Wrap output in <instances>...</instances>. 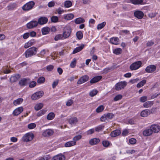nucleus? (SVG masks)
Here are the masks:
<instances>
[{
	"label": "nucleus",
	"mask_w": 160,
	"mask_h": 160,
	"mask_svg": "<svg viewBox=\"0 0 160 160\" xmlns=\"http://www.w3.org/2000/svg\"><path fill=\"white\" fill-rule=\"evenodd\" d=\"M37 48L32 47L28 49L25 52L24 55L27 58L32 56L36 54L37 52Z\"/></svg>",
	"instance_id": "f257e3e1"
},
{
	"label": "nucleus",
	"mask_w": 160,
	"mask_h": 160,
	"mask_svg": "<svg viewBox=\"0 0 160 160\" xmlns=\"http://www.w3.org/2000/svg\"><path fill=\"white\" fill-rule=\"evenodd\" d=\"M34 137L33 134L32 132L27 133L23 137L22 140L24 142H29L32 140Z\"/></svg>",
	"instance_id": "f03ea898"
},
{
	"label": "nucleus",
	"mask_w": 160,
	"mask_h": 160,
	"mask_svg": "<svg viewBox=\"0 0 160 160\" xmlns=\"http://www.w3.org/2000/svg\"><path fill=\"white\" fill-rule=\"evenodd\" d=\"M35 5V3L33 1L29 2L24 5L22 7V9L25 11L31 10Z\"/></svg>",
	"instance_id": "7ed1b4c3"
},
{
	"label": "nucleus",
	"mask_w": 160,
	"mask_h": 160,
	"mask_svg": "<svg viewBox=\"0 0 160 160\" xmlns=\"http://www.w3.org/2000/svg\"><path fill=\"white\" fill-rule=\"evenodd\" d=\"M71 29L70 27H65L63 30L62 35L64 39L68 38L71 34Z\"/></svg>",
	"instance_id": "20e7f679"
},
{
	"label": "nucleus",
	"mask_w": 160,
	"mask_h": 160,
	"mask_svg": "<svg viewBox=\"0 0 160 160\" xmlns=\"http://www.w3.org/2000/svg\"><path fill=\"white\" fill-rule=\"evenodd\" d=\"M125 81L120 82L117 83L115 86V89L117 91H119L123 89L127 85Z\"/></svg>",
	"instance_id": "39448f33"
},
{
	"label": "nucleus",
	"mask_w": 160,
	"mask_h": 160,
	"mask_svg": "<svg viewBox=\"0 0 160 160\" xmlns=\"http://www.w3.org/2000/svg\"><path fill=\"white\" fill-rule=\"evenodd\" d=\"M142 65V62L140 61L135 62L132 63L130 66V68L132 70H136L139 68Z\"/></svg>",
	"instance_id": "423d86ee"
},
{
	"label": "nucleus",
	"mask_w": 160,
	"mask_h": 160,
	"mask_svg": "<svg viewBox=\"0 0 160 160\" xmlns=\"http://www.w3.org/2000/svg\"><path fill=\"white\" fill-rule=\"evenodd\" d=\"M38 24L35 20H32L27 24V27L28 29H32L36 27Z\"/></svg>",
	"instance_id": "0eeeda50"
},
{
	"label": "nucleus",
	"mask_w": 160,
	"mask_h": 160,
	"mask_svg": "<svg viewBox=\"0 0 160 160\" xmlns=\"http://www.w3.org/2000/svg\"><path fill=\"white\" fill-rule=\"evenodd\" d=\"M43 94V92L42 91H40L35 93L31 96L32 99L33 100L38 99L41 97Z\"/></svg>",
	"instance_id": "6e6552de"
},
{
	"label": "nucleus",
	"mask_w": 160,
	"mask_h": 160,
	"mask_svg": "<svg viewBox=\"0 0 160 160\" xmlns=\"http://www.w3.org/2000/svg\"><path fill=\"white\" fill-rule=\"evenodd\" d=\"M89 78L88 76L87 75L83 76L78 81L77 83L78 84H82L88 81Z\"/></svg>",
	"instance_id": "1a4fd4ad"
},
{
	"label": "nucleus",
	"mask_w": 160,
	"mask_h": 160,
	"mask_svg": "<svg viewBox=\"0 0 160 160\" xmlns=\"http://www.w3.org/2000/svg\"><path fill=\"white\" fill-rule=\"evenodd\" d=\"M156 69V67L153 65H150L147 67L145 71L147 72L151 73L154 72Z\"/></svg>",
	"instance_id": "9d476101"
},
{
	"label": "nucleus",
	"mask_w": 160,
	"mask_h": 160,
	"mask_svg": "<svg viewBox=\"0 0 160 160\" xmlns=\"http://www.w3.org/2000/svg\"><path fill=\"white\" fill-rule=\"evenodd\" d=\"M48 21V19L46 17H42L38 19V22L40 25H42L46 24Z\"/></svg>",
	"instance_id": "9b49d317"
},
{
	"label": "nucleus",
	"mask_w": 160,
	"mask_h": 160,
	"mask_svg": "<svg viewBox=\"0 0 160 160\" xmlns=\"http://www.w3.org/2000/svg\"><path fill=\"white\" fill-rule=\"evenodd\" d=\"M150 127V128L151 129L152 132L154 133H158L160 130V127L157 124H152V125Z\"/></svg>",
	"instance_id": "f8f14e48"
},
{
	"label": "nucleus",
	"mask_w": 160,
	"mask_h": 160,
	"mask_svg": "<svg viewBox=\"0 0 160 160\" xmlns=\"http://www.w3.org/2000/svg\"><path fill=\"white\" fill-rule=\"evenodd\" d=\"M78 119L76 117H72L70 118L68 120V122L72 125H75L78 122Z\"/></svg>",
	"instance_id": "ddd939ff"
},
{
	"label": "nucleus",
	"mask_w": 160,
	"mask_h": 160,
	"mask_svg": "<svg viewBox=\"0 0 160 160\" xmlns=\"http://www.w3.org/2000/svg\"><path fill=\"white\" fill-rule=\"evenodd\" d=\"M134 15L138 19H141L143 17L144 13L141 11H137L135 12Z\"/></svg>",
	"instance_id": "4468645a"
},
{
	"label": "nucleus",
	"mask_w": 160,
	"mask_h": 160,
	"mask_svg": "<svg viewBox=\"0 0 160 160\" xmlns=\"http://www.w3.org/2000/svg\"><path fill=\"white\" fill-rule=\"evenodd\" d=\"M30 79L29 78H23L20 80L19 84L21 86L26 85L29 82Z\"/></svg>",
	"instance_id": "2eb2a0df"
},
{
	"label": "nucleus",
	"mask_w": 160,
	"mask_h": 160,
	"mask_svg": "<svg viewBox=\"0 0 160 160\" xmlns=\"http://www.w3.org/2000/svg\"><path fill=\"white\" fill-rule=\"evenodd\" d=\"M23 110L22 107H20L16 109L13 112L12 114L14 116H17Z\"/></svg>",
	"instance_id": "dca6fc26"
},
{
	"label": "nucleus",
	"mask_w": 160,
	"mask_h": 160,
	"mask_svg": "<svg viewBox=\"0 0 160 160\" xmlns=\"http://www.w3.org/2000/svg\"><path fill=\"white\" fill-rule=\"evenodd\" d=\"M65 158L64 155L58 154L53 157L52 160H65Z\"/></svg>",
	"instance_id": "f3484780"
},
{
	"label": "nucleus",
	"mask_w": 160,
	"mask_h": 160,
	"mask_svg": "<svg viewBox=\"0 0 160 160\" xmlns=\"http://www.w3.org/2000/svg\"><path fill=\"white\" fill-rule=\"evenodd\" d=\"M20 78L19 74L12 76L10 78V82L12 83L17 81Z\"/></svg>",
	"instance_id": "a211bd4d"
},
{
	"label": "nucleus",
	"mask_w": 160,
	"mask_h": 160,
	"mask_svg": "<svg viewBox=\"0 0 160 160\" xmlns=\"http://www.w3.org/2000/svg\"><path fill=\"white\" fill-rule=\"evenodd\" d=\"M102 78V77L101 76H97L93 78L90 82L91 83L93 84L99 81Z\"/></svg>",
	"instance_id": "6ab92c4d"
},
{
	"label": "nucleus",
	"mask_w": 160,
	"mask_h": 160,
	"mask_svg": "<svg viewBox=\"0 0 160 160\" xmlns=\"http://www.w3.org/2000/svg\"><path fill=\"white\" fill-rule=\"evenodd\" d=\"M152 133L151 129L150 128L145 130L143 132V134L144 136H148L152 135Z\"/></svg>",
	"instance_id": "aec40b11"
},
{
	"label": "nucleus",
	"mask_w": 160,
	"mask_h": 160,
	"mask_svg": "<svg viewBox=\"0 0 160 160\" xmlns=\"http://www.w3.org/2000/svg\"><path fill=\"white\" fill-rule=\"evenodd\" d=\"M34 44L35 40L34 39L31 40L25 43L24 47L25 48H27L33 45Z\"/></svg>",
	"instance_id": "412c9836"
},
{
	"label": "nucleus",
	"mask_w": 160,
	"mask_h": 160,
	"mask_svg": "<svg viewBox=\"0 0 160 160\" xmlns=\"http://www.w3.org/2000/svg\"><path fill=\"white\" fill-rule=\"evenodd\" d=\"M150 113V110L148 109H146L141 112V115L142 117H145L149 115Z\"/></svg>",
	"instance_id": "4be33fe9"
},
{
	"label": "nucleus",
	"mask_w": 160,
	"mask_h": 160,
	"mask_svg": "<svg viewBox=\"0 0 160 160\" xmlns=\"http://www.w3.org/2000/svg\"><path fill=\"white\" fill-rule=\"evenodd\" d=\"M100 142V140L98 138H94L90 140L89 143L92 145L96 144Z\"/></svg>",
	"instance_id": "5701e85b"
},
{
	"label": "nucleus",
	"mask_w": 160,
	"mask_h": 160,
	"mask_svg": "<svg viewBox=\"0 0 160 160\" xmlns=\"http://www.w3.org/2000/svg\"><path fill=\"white\" fill-rule=\"evenodd\" d=\"M120 133V131L117 129L112 131L111 133V136L112 137H115L119 135Z\"/></svg>",
	"instance_id": "b1692460"
},
{
	"label": "nucleus",
	"mask_w": 160,
	"mask_h": 160,
	"mask_svg": "<svg viewBox=\"0 0 160 160\" xmlns=\"http://www.w3.org/2000/svg\"><path fill=\"white\" fill-rule=\"evenodd\" d=\"M76 144V142L73 141H69L66 142L64 144V146L66 147H70L73 146Z\"/></svg>",
	"instance_id": "393cba45"
},
{
	"label": "nucleus",
	"mask_w": 160,
	"mask_h": 160,
	"mask_svg": "<svg viewBox=\"0 0 160 160\" xmlns=\"http://www.w3.org/2000/svg\"><path fill=\"white\" fill-rule=\"evenodd\" d=\"M153 104L152 101H148L145 102L143 104V106L145 108L151 107Z\"/></svg>",
	"instance_id": "a878e982"
},
{
	"label": "nucleus",
	"mask_w": 160,
	"mask_h": 160,
	"mask_svg": "<svg viewBox=\"0 0 160 160\" xmlns=\"http://www.w3.org/2000/svg\"><path fill=\"white\" fill-rule=\"evenodd\" d=\"M84 47V45L82 44L80 46L77 47L73 51V53L75 54L80 51Z\"/></svg>",
	"instance_id": "bb28decb"
},
{
	"label": "nucleus",
	"mask_w": 160,
	"mask_h": 160,
	"mask_svg": "<svg viewBox=\"0 0 160 160\" xmlns=\"http://www.w3.org/2000/svg\"><path fill=\"white\" fill-rule=\"evenodd\" d=\"M50 30V28L48 27H44L42 29V33L43 35H46L49 33Z\"/></svg>",
	"instance_id": "cd10ccee"
},
{
	"label": "nucleus",
	"mask_w": 160,
	"mask_h": 160,
	"mask_svg": "<svg viewBox=\"0 0 160 160\" xmlns=\"http://www.w3.org/2000/svg\"><path fill=\"white\" fill-rule=\"evenodd\" d=\"M23 100L22 98H19L14 101L13 103V104L15 106L19 105L22 103Z\"/></svg>",
	"instance_id": "c85d7f7f"
},
{
	"label": "nucleus",
	"mask_w": 160,
	"mask_h": 160,
	"mask_svg": "<svg viewBox=\"0 0 160 160\" xmlns=\"http://www.w3.org/2000/svg\"><path fill=\"white\" fill-rule=\"evenodd\" d=\"M118 38L115 37L112 38L110 39V41L111 43L115 45H117L118 43Z\"/></svg>",
	"instance_id": "c756f323"
},
{
	"label": "nucleus",
	"mask_w": 160,
	"mask_h": 160,
	"mask_svg": "<svg viewBox=\"0 0 160 160\" xmlns=\"http://www.w3.org/2000/svg\"><path fill=\"white\" fill-rule=\"evenodd\" d=\"M43 104L41 103L37 104L34 107V109L36 111L41 109L43 106Z\"/></svg>",
	"instance_id": "7c9ffc66"
},
{
	"label": "nucleus",
	"mask_w": 160,
	"mask_h": 160,
	"mask_svg": "<svg viewBox=\"0 0 160 160\" xmlns=\"http://www.w3.org/2000/svg\"><path fill=\"white\" fill-rule=\"evenodd\" d=\"M74 15L72 14H69L66 15L65 16L64 18L67 20H70L74 18Z\"/></svg>",
	"instance_id": "2f4dec72"
},
{
	"label": "nucleus",
	"mask_w": 160,
	"mask_h": 160,
	"mask_svg": "<svg viewBox=\"0 0 160 160\" xmlns=\"http://www.w3.org/2000/svg\"><path fill=\"white\" fill-rule=\"evenodd\" d=\"M42 135L45 137H49L50 135V129H48L44 131L42 133Z\"/></svg>",
	"instance_id": "473e14b6"
},
{
	"label": "nucleus",
	"mask_w": 160,
	"mask_h": 160,
	"mask_svg": "<svg viewBox=\"0 0 160 160\" xmlns=\"http://www.w3.org/2000/svg\"><path fill=\"white\" fill-rule=\"evenodd\" d=\"M84 22V19L81 18H76L75 21V23L77 24H79L81 23H83Z\"/></svg>",
	"instance_id": "72a5a7b5"
},
{
	"label": "nucleus",
	"mask_w": 160,
	"mask_h": 160,
	"mask_svg": "<svg viewBox=\"0 0 160 160\" xmlns=\"http://www.w3.org/2000/svg\"><path fill=\"white\" fill-rule=\"evenodd\" d=\"M146 83V80H143L137 84V87L138 88H140L144 86Z\"/></svg>",
	"instance_id": "f704fd0d"
},
{
	"label": "nucleus",
	"mask_w": 160,
	"mask_h": 160,
	"mask_svg": "<svg viewBox=\"0 0 160 160\" xmlns=\"http://www.w3.org/2000/svg\"><path fill=\"white\" fill-rule=\"evenodd\" d=\"M16 7V4L15 3L11 4L7 6V8L8 10H13Z\"/></svg>",
	"instance_id": "c9c22d12"
},
{
	"label": "nucleus",
	"mask_w": 160,
	"mask_h": 160,
	"mask_svg": "<svg viewBox=\"0 0 160 160\" xmlns=\"http://www.w3.org/2000/svg\"><path fill=\"white\" fill-rule=\"evenodd\" d=\"M131 2L134 4H141L143 0H130Z\"/></svg>",
	"instance_id": "e433bc0d"
},
{
	"label": "nucleus",
	"mask_w": 160,
	"mask_h": 160,
	"mask_svg": "<svg viewBox=\"0 0 160 160\" xmlns=\"http://www.w3.org/2000/svg\"><path fill=\"white\" fill-rule=\"evenodd\" d=\"M72 5V3L70 1H67L64 2V6L66 8H68Z\"/></svg>",
	"instance_id": "4c0bfd02"
},
{
	"label": "nucleus",
	"mask_w": 160,
	"mask_h": 160,
	"mask_svg": "<svg viewBox=\"0 0 160 160\" xmlns=\"http://www.w3.org/2000/svg\"><path fill=\"white\" fill-rule=\"evenodd\" d=\"M122 52V50L120 48H116L113 51V52L116 55H119L121 54Z\"/></svg>",
	"instance_id": "58836bf2"
},
{
	"label": "nucleus",
	"mask_w": 160,
	"mask_h": 160,
	"mask_svg": "<svg viewBox=\"0 0 160 160\" xmlns=\"http://www.w3.org/2000/svg\"><path fill=\"white\" fill-rule=\"evenodd\" d=\"M45 78L43 77H39L37 80V82L38 83L41 84L43 83L45 81Z\"/></svg>",
	"instance_id": "ea45409f"
},
{
	"label": "nucleus",
	"mask_w": 160,
	"mask_h": 160,
	"mask_svg": "<svg viewBox=\"0 0 160 160\" xmlns=\"http://www.w3.org/2000/svg\"><path fill=\"white\" fill-rule=\"evenodd\" d=\"M51 20L52 22L56 23L58 21V18L57 16H53L51 18Z\"/></svg>",
	"instance_id": "a19ab883"
},
{
	"label": "nucleus",
	"mask_w": 160,
	"mask_h": 160,
	"mask_svg": "<svg viewBox=\"0 0 160 160\" xmlns=\"http://www.w3.org/2000/svg\"><path fill=\"white\" fill-rule=\"evenodd\" d=\"M107 116L108 120L109 119H111L114 117V115L112 113H108L105 114Z\"/></svg>",
	"instance_id": "79ce46f5"
},
{
	"label": "nucleus",
	"mask_w": 160,
	"mask_h": 160,
	"mask_svg": "<svg viewBox=\"0 0 160 160\" xmlns=\"http://www.w3.org/2000/svg\"><path fill=\"white\" fill-rule=\"evenodd\" d=\"M106 24V22H104L102 23L98 24L97 27V29L98 30L101 29L105 26Z\"/></svg>",
	"instance_id": "37998d69"
},
{
	"label": "nucleus",
	"mask_w": 160,
	"mask_h": 160,
	"mask_svg": "<svg viewBox=\"0 0 160 160\" xmlns=\"http://www.w3.org/2000/svg\"><path fill=\"white\" fill-rule=\"evenodd\" d=\"M76 36L78 39L80 40L82 38L83 34L82 32L80 31H78L76 33Z\"/></svg>",
	"instance_id": "c03bdc74"
},
{
	"label": "nucleus",
	"mask_w": 160,
	"mask_h": 160,
	"mask_svg": "<svg viewBox=\"0 0 160 160\" xmlns=\"http://www.w3.org/2000/svg\"><path fill=\"white\" fill-rule=\"evenodd\" d=\"M98 92V91L96 89H94L91 91L89 93V95L91 97L95 96Z\"/></svg>",
	"instance_id": "a18cd8bd"
},
{
	"label": "nucleus",
	"mask_w": 160,
	"mask_h": 160,
	"mask_svg": "<svg viewBox=\"0 0 160 160\" xmlns=\"http://www.w3.org/2000/svg\"><path fill=\"white\" fill-rule=\"evenodd\" d=\"M82 138V136L81 135H78L75 136L73 138V140L74 142H76V141Z\"/></svg>",
	"instance_id": "49530a36"
},
{
	"label": "nucleus",
	"mask_w": 160,
	"mask_h": 160,
	"mask_svg": "<svg viewBox=\"0 0 160 160\" xmlns=\"http://www.w3.org/2000/svg\"><path fill=\"white\" fill-rule=\"evenodd\" d=\"M104 126L102 125H99L95 128V131L100 132L103 130Z\"/></svg>",
	"instance_id": "de8ad7c7"
},
{
	"label": "nucleus",
	"mask_w": 160,
	"mask_h": 160,
	"mask_svg": "<svg viewBox=\"0 0 160 160\" xmlns=\"http://www.w3.org/2000/svg\"><path fill=\"white\" fill-rule=\"evenodd\" d=\"M63 38L62 34H59L56 35L54 38V40L55 41H58L59 40L62 39Z\"/></svg>",
	"instance_id": "09e8293b"
},
{
	"label": "nucleus",
	"mask_w": 160,
	"mask_h": 160,
	"mask_svg": "<svg viewBox=\"0 0 160 160\" xmlns=\"http://www.w3.org/2000/svg\"><path fill=\"white\" fill-rule=\"evenodd\" d=\"M46 112V111L44 110H42L38 112L37 114L38 117H40L44 115Z\"/></svg>",
	"instance_id": "8fccbe9b"
},
{
	"label": "nucleus",
	"mask_w": 160,
	"mask_h": 160,
	"mask_svg": "<svg viewBox=\"0 0 160 160\" xmlns=\"http://www.w3.org/2000/svg\"><path fill=\"white\" fill-rule=\"evenodd\" d=\"M122 97V95L118 94L114 98L113 100L115 101H117L121 100Z\"/></svg>",
	"instance_id": "3c124183"
},
{
	"label": "nucleus",
	"mask_w": 160,
	"mask_h": 160,
	"mask_svg": "<svg viewBox=\"0 0 160 160\" xmlns=\"http://www.w3.org/2000/svg\"><path fill=\"white\" fill-rule=\"evenodd\" d=\"M37 84V83L34 81L30 82H29V87L30 88H33L35 87Z\"/></svg>",
	"instance_id": "603ef678"
},
{
	"label": "nucleus",
	"mask_w": 160,
	"mask_h": 160,
	"mask_svg": "<svg viewBox=\"0 0 160 160\" xmlns=\"http://www.w3.org/2000/svg\"><path fill=\"white\" fill-rule=\"evenodd\" d=\"M36 127V124L35 123H32L28 124V127L29 129H33L34 128Z\"/></svg>",
	"instance_id": "864d4df0"
},
{
	"label": "nucleus",
	"mask_w": 160,
	"mask_h": 160,
	"mask_svg": "<svg viewBox=\"0 0 160 160\" xmlns=\"http://www.w3.org/2000/svg\"><path fill=\"white\" fill-rule=\"evenodd\" d=\"M104 109L103 106L102 105L99 106L96 109V112L98 113H99L102 112Z\"/></svg>",
	"instance_id": "5fc2aeb1"
},
{
	"label": "nucleus",
	"mask_w": 160,
	"mask_h": 160,
	"mask_svg": "<svg viewBox=\"0 0 160 160\" xmlns=\"http://www.w3.org/2000/svg\"><path fill=\"white\" fill-rule=\"evenodd\" d=\"M76 60L75 58H74L70 63V66L72 68H74L76 66Z\"/></svg>",
	"instance_id": "6e6d98bb"
},
{
	"label": "nucleus",
	"mask_w": 160,
	"mask_h": 160,
	"mask_svg": "<svg viewBox=\"0 0 160 160\" xmlns=\"http://www.w3.org/2000/svg\"><path fill=\"white\" fill-rule=\"evenodd\" d=\"M147 100V97L143 96L141 97L140 98V101L142 102H144Z\"/></svg>",
	"instance_id": "4d7b16f0"
},
{
	"label": "nucleus",
	"mask_w": 160,
	"mask_h": 160,
	"mask_svg": "<svg viewBox=\"0 0 160 160\" xmlns=\"http://www.w3.org/2000/svg\"><path fill=\"white\" fill-rule=\"evenodd\" d=\"M129 31L127 30H122L120 31V34L121 35H123L124 34H127L129 33Z\"/></svg>",
	"instance_id": "13d9d810"
},
{
	"label": "nucleus",
	"mask_w": 160,
	"mask_h": 160,
	"mask_svg": "<svg viewBox=\"0 0 160 160\" xmlns=\"http://www.w3.org/2000/svg\"><path fill=\"white\" fill-rule=\"evenodd\" d=\"M100 119L101 121L103 122H106V120H108L107 116L105 114L101 116Z\"/></svg>",
	"instance_id": "bf43d9fd"
},
{
	"label": "nucleus",
	"mask_w": 160,
	"mask_h": 160,
	"mask_svg": "<svg viewBox=\"0 0 160 160\" xmlns=\"http://www.w3.org/2000/svg\"><path fill=\"white\" fill-rule=\"evenodd\" d=\"M129 142L131 144H134L136 142V140L134 138H132L129 140Z\"/></svg>",
	"instance_id": "052dcab7"
},
{
	"label": "nucleus",
	"mask_w": 160,
	"mask_h": 160,
	"mask_svg": "<svg viewBox=\"0 0 160 160\" xmlns=\"http://www.w3.org/2000/svg\"><path fill=\"white\" fill-rule=\"evenodd\" d=\"M109 144V142L108 141H104L102 142V144L105 147H107Z\"/></svg>",
	"instance_id": "680f3d73"
},
{
	"label": "nucleus",
	"mask_w": 160,
	"mask_h": 160,
	"mask_svg": "<svg viewBox=\"0 0 160 160\" xmlns=\"http://www.w3.org/2000/svg\"><path fill=\"white\" fill-rule=\"evenodd\" d=\"M94 132V129H90L87 132V135H90L93 133Z\"/></svg>",
	"instance_id": "e2e57ef3"
},
{
	"label": "nucleus",
	"mask_w": 160,
	"mask_h": 160,
	"mask_svg": "<svg viewBox=\"0 0 160 160\" xmlns=\"http://www.w3.org/2000/svg\"><path fill=\"white\" fill-rule=\"evenodd\" d=\"M58 80H56L54 81L53 82L52 86L53 88H54L58 84Z\"/></svg>",
	"instance_id": "0e129e2a"
},
{
	"label": "nucleus",
	"mask_w": 160,
	"mask_h": 160,
	"mask_svg": "<svg viewBox=\"0 0 160 160\" xmlns=\"http://www.w3.org/2000/svg\"><path fill=\"white\" fill-rule=\"evenodd\" d=\"M30 36V33L29 32L25 33L23 35V38L24 39L28 38Z\"/></svg>",
	"instance_id": "69168bd1"
},
{
	"label": "nucleus",
	"mask_w": 160,
	"mask_h": 160,
	"mask_svg": "<svg viewBox=\"0 0 160 160\" xmlns=\"http://www.w3.org/2000/svg\"><path fill=\"white\" fill-rule=\"evenodd\" d=\"M73 103V100L71 99L68 100L66 103V105L68 106H70Z\"/></svg>",
	"instance_id": "338daca9"
},
{
	"label": "nucleus",
	"mask_w": 160,
	"mask_h": 160,
	"mask_svg": "<svg viewBox=\"0 0 160 160\" xmlns=\"http://www.w3.org/2000/svg\"><path fill=\"white\" fill-rule=\"evenodd\" d=\"M139 80V79L138 78H137L133 79L131 80L130 81V82L132 83V84H133L135 83L138 81Z\"/></svg>",
	"instance_id": "774afa93"
}]
</instances>
